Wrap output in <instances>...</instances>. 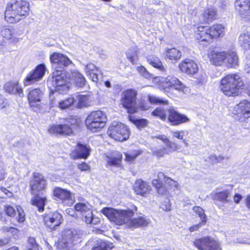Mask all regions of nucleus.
Returning a JSON list of instances; mask_svg holds the SVG:
<instances>
[{"label": "nucleus", "instance_id": "obj_1", "mask_svg": "<svg viewBox=\"0 0 250 250\" xmlns=\"http://www.w3.org/2000/svg\"><path fill=\"white\" fill-rule=\"evenodd\" d=\"M225 26L221 23H215L211 25L198 26L195 31V40L201 46L208 47L225 35Z\"/></svg>", "mask_w": 250, "mask_h": 250}, {"label": "nucleus", "instance_id": "obj_2", "mask_svg": "<svg viewBox=\"0 0 250 250\" xmlns=\"http://www.w3.org/2000/svg\"><path fill=\"white\" fill-rule=\"evenodd\" d=\"M244 86V80L238 73H229L220 79L218 87L226 97H236L241 94Z\"/></svg>", "mask_w": 250, "mask_h": 250}, {"label": "nucleus", "instance_id": "obj_3", "mask_svg": "<svg viewBox=\"0 0 250 250\" xmlns=\"http://www.w3.org/2000/svg\"><path fill=\"white\" fill-rule=\"evenodd\" d=\"M30 4L26 0H10L6 5L4 12L5 20L9 23H16L29 14Z\"/></svg>", "mask_w": 250, "mask_h": 250}, {"label": "nucleus", "instance_id": "obj_4", "mask_svg": "<svg viewBox=\"0 0 250 250\" xmlns=\"http://www.w3.org/2000/svg\"><path fill=\"white\" fill-rule=\"evenodd\" d=\"M62 124H52L47 129L48 133L60 136H70L80 127L79 120L74 116L64 118Z\"/></svg>", "mask_w": 250, "mask_h": 250}, {"label": "nucleus", "instance_id": "obj_5", "mask_svg": "<svg viewBox=\"0 0 250 250\" xmlns=\"http://www.w3.org/2000/svg\"><path fill=\"white\" fill-rule=\"evenodd\" d=\"M137 207L133 205L132 209H116L110 207L103 208L101 212L112 223L118 226H126L128 218L132 217L137 211Z\"/></svg>", "mask_w": 250, "mask_h": 250}, {"label": "nucleus", "instance_id": "obj_6", "mask_svg": "<svg viewBox=\"0 0 250 250\" xmlns=\"http://www.w3.org/2000/svg\"><path fill=\"white\" fill-rule=\"evenodd\" d=\"M107 117L104 112L100 110L90 112L85 120L86 128L92 132L101 131L105 126Z\"/></svg>", "mask_w": 250, "mask_h": 250}, {"label": "nucleus", "instance_id": "obj_7", "mask_svg": "<svg viewBox=\"0 0 250 250\" xmlns=\"http://www.w3.org/2000/svg\"><path fill=\"white\" fill-rule=\"evenodd\" d=\"M157 176L158 179L152 180L151 184L158 194L162 195H167L169 190L178 188L177 182L166 176L164 173L159 172Z\"/></svg>", "mask_w": 250, "mask_h": 250}, {"label": "nucleus", "instance_id": "obj_8", "mask_svg": "<svg viewBox=\"0 0 250 250\" xmlns=\"http://www.w3.org/2000/svg\"><path fill=\"white\" fill-rule=\"evenodd\" d=\"M138 91L134 88H127L123 91L120 99L122 107L127 113H136L138 111L137 106Z\"/></svg>", "mask_w": 250, "mask_h": 250}, {"label": "nucleus", "instance_id": "obj_9", "mask_svg": "<svg viewBox=\"0 0 250 250\" xmlns=\"http://www.w3.org/2000/svg\"><path fill=\"white\" fill-rule=\"evenodd\" d=\"M51 85L56 91L63 93L69 89V77L66 72L56 69L50 79Z\"/></svg>", "mask_w": 250, "mask_h": 250}, {"label": "nucleus", "instance_id": "obj_10", "mask_svg": "<svg viewBox=\"0 0 250 250\" xmlns=\"http://www.w3.org/2000/svg\"><path fill=\"white\" fill-rule=\"evenodd\" d=\"M107 134L110 138L116 141L122 142L129 139L130 131L125 125L117 123L109 126Z\"/></svg>", "mask_w": 250, "mask_h": 250}, {"label": "nucleus", "instance_id": "obj_11", "mask_svg": "<svg viewBox=\"0 0 250 250\" xmlns=\"http://www.w3.org/2000/svg\"><path fill=\"white\" fill-rule=\"evenodd\" d=\"M42 216L44 227L50 231L58 229L63 222L62 214L56 210L45 213Z\"/></svg>", "mask_w": 250, "mask_h": 250}, {"label": "nucleus", "instance_id": "obj_12", "mask_svg": "<svg viewBox=\"0 0 250 250\" xmlns=\"http://www.w3.org/2000/svg\"><path fill=\"white\" fill-rule=\"evenodd\" d=\"M47 187V180L41 173L34 172L29 181V190L32 195L42 194Z\"/></svg>", "mask_w": 250, "mask_h": 250}, {"label": "nucleus", "instance_id": "obj_13", "mask_svg": "<svg viewBox=\"0 0 250 250\" xmlns=\"http://www.w3.org/2000/svg\"><path fill=\"white\" fill-rule=\"evenodd\" d=\"M155 138L162 141L166 146V147L156 149L152 152V156L158 158L162 157L169 152L176 151L181 148L180 144L177 142L171 141L164 135H157Z\"/></svg>", "mask_w": 250, "mask_h": 250}, {"label": "nucleus", "instance_id": "obj_14", "mask_svg": "<svg viewBox=\"0 0 250 250\" xmlns=\"http://www.w3.org/2000/svg\"><path fill=\"white\" fill-rule=\"evenodd\" d=\"M193 245L198 250H222L220 242L209 236L195 239Z\"/></svg>", "mask_w": 250, "mask_h": 250}, {"label": "nucleus", "instance_id": "obj_15", "mask_svg": "<svg viewBox=\"0 0 250 250\" xmlns=\"http://www.w3.org/2000/svg\"><path fill=\"white\" fill-rule=\"evenodd\" d=\"M4 211L7 216L15 218L19 224H23L26 220L25 211L20 205H16L15 208L10 205H6L4 207Z\"/></svg>", "mask_w": 250, "mask_h": 250}, {"label": "nucleus", "instance_id": "obj_16", "mask_svg": "<svg viewBox=\"0 0 250 250\" xmlns=\"http://www.w3.org/2000/svg\"><path fill=\"white\" fill-rule=\"evenodd\" d=\"M45 66L43 63L37 65L35 68L27 74L23 80L24 86L32 85L41 80L44 75Z\"/></svg>", "mask_w": 250, "mask_h": 250}, {"label": "nucleus", "instance_id": "obj_17", "mask_svg": "<svg viewBox=\"0 0 250 250\" xmlns=\"http://www.w3.org/2000/svg\"><path fill=\"white\" fill-rule=\"evenodd\" d=\"M226 51L216 47L209 49L207 57L210 63L215 66H223L225 64Z\"/></svg>", "mask_w": 250, "mask_h": 250}, {"label": "nucleus", "instance_id": "obj_18", "mask_svg": "<svg viewBox=\"0 0 250 250\" xmlns=\"http://www.w3.org/2000/svg\"><path fill=\"white\" fill-rule=\"evenodd\" d=\"M167 122L171 125L177 126L188 123L189 119L185 115L178 112L173 107L167 109Z\"/></svg>", "mask_w": 250, "mask_h": 250}, {"label": "nucleus", "instance_id": "obj_19", "mask_svg": "<svg viewBox=\"0 0 250 250\" xmlns=\"http://www.w3.org/2000/svg\"><path fill=\"white\" fill-rule=\"evenodd\" d=\"M178 68L181 72L189 76H193L199 70L197 62L193 60L186 58L178 64Z\"/></svg>", "mask_w": 250, "mask_h": 250}, {"label": "nucleus", "instance_id": "obj_20", "mask_svg": "<svg viewBox=\"0 0 250 250\" xmlns=\"http://www.w3.org/2000/svg\"><path fill=\"white\" fill-rule=\"evenodd\" d=\"M91 149L89 146L78 142L75 148L71 150L70 156L72 159H86L90 155Z\"/></svg>", "mask_w": 250, "mask_h": 250}, {"label": "nucleus", "instance_id": "obj_21", "mask_svg": "<svg viewBox=\"0 0 250 250\" xmlns=\"http://www.w3.org/2000/svg\"><path fill=\"white\" fill-rule=\"evenodd\" d=\"M74 209L75 211L79 212L83 217V220L87 224H91L93 219V214L90 208L89 204L86 203L79 202L76 203Z\"/></svg>", "mask_w": 250, "mask_h": 250}, {"label": "nucleus", "instance_id": "obj_22", "mask_svg": "<svg viewBox=\"0 0 250 250\" xmlns=\"http://www.w3.org/2000/svg\"><path fill=\"white\" fill-rule=\"evenodd\" d=\"M51 63L54 65L55 70L59 68L68 66L72 63L67 56L61 53L54 52L50 55Z\"/></svg>", "mask_w": 250, "mask_h": 250}, {"label": "nucleus", "instance_id": "obj_23", "mask_svg": "<svg viewBox=\"0 0 250 250\" xmlns=\"http://www.w3.org/2000/svg\"><path fill=\"white\" fill-rule=\"evenodd\" d=\"M161 87L165 91L170 88L183 91L186 88L185 85L178 78L171 76H168L162 83Z\"/></svg>", "mask_w": 250, "mask_h": 250}, {"label": "nucleus", "instance_id": "obj_24", "mask_svg": "<svg viewBox=\"0 0 250 250\" xmlns=\"http://www.w3.org/2000/svg\"><path fill=\"white\" fill-rule=\"evenodd\" d=\"M106 167H121L122 165L123 154L121 152L114 150L105 156Z\"/></svg>", "mask_w": 250, "mask_h": 250}, {"label": "nucleus", "instance_id": "obj_25", "mask_svg": "<svg viewBox=\"0 0 250 250\" xmlns=\"http://www.w3.org/2000/svg\"><path fill=\"white\" fill-rule=\"evenodd\" d=\"M134 192L137 195L146 197L151 190V188L148 183L142 179H137L133 187Z\"/></svg>", "mask_w": 250, "mask_h": 250}, {"label": "nucleus", "instance_id": "obj_26", "mask_svg": "<svg viewBox=\"0 0 250 250\" xmlns=\"http://www.w3.org/2000/svg\"><path fill=\"white\" fill-rule=\"evenodd\" d=\"M53 196L55 199L59 200L63 204H66V202L72 199V194L70 191L67 189L55 187L53 189Z\"/></svg>", "mask_w": 250, "mask_h": 250}, {"label": "nucleus", "instance_id": "obj_27", "mask_svg": "<svg viewBox=\"0 0 250 250\" xmlns=\"http://www.w3.org/2000/svg\"><path fill=\"white\" fill-rule=\"evenodd\" d=\"M235 7L236 11L243 18L250 17V0H236Z\"/></svg>", "mask_w": 250, "mask_h": 250}, {"label": "nucleus", "instance_id": "obj_28", "mask_svg": "<svg viewBox=\"0 0 250 250\" xmlns=\"http://www.w3.org/2000/svg\"><path fill=\"white\" fill-rule=\"evenodd\" d=\"M150 223V220L144 216H139L130 218L127 220L126 227L130 229H137L147 227Z\"/></svg>", "mask_w": 250, "mask_h": 250}, {"label": "nucleus", "instance_id": "obj_29", "mask_svg": "<svg viewBox=\"0 0 250 250\" xmlns=\"http://www.w3.org/2000/svg\"><path fill=\"white\" fill-rule=\"evenodd\" d=\"M235 114L244 118L250 117V102L242 100L235 107Z\"/></svg>", "mask_w": 250, "mask_h": 250}, {"label": "nucleus", "instance_id": "obj_30", "mask_svg": "<svg viewBox=\"0 0 250 250\" xmlns=\"http://www.w3.org/2000/svg\"><path fill=\"white\" fill-rule=\"evenodd\" d=\"M200 22L209 23L217 19V10L213 7L206 8L200 16Z\"/></svg>", "mask_w": 250, "mask_h": 250}, {"label": "nucleus", "instance_id": "obj_31", "mask_svg": "<svg viewBox=\"0 0 250 250\" xmlns=\"http://www.w3.org/2000/svg\"><path fill=\"white\" fill-rule=\"evenodd\" d=\"M230 195V191L229 189H225L213 192L211 195V198L216 204L219 203H226L229 202V198Z\"/></svg>", "mask_w": 250, "mask_h": 250}, {"label": "nucleus", "instance_id": "obj_32", "mask_svg": "<svg viewBox=\"0 0 250 250\" xmlns=\"http://www.w3.org/2000/svg\"><path fill=\"white\" fill-rule=\"evenodd\" d=\"M226 58L225 64L224 66H225L228 68H236L239 65V58L236 53L234 51L229 50L226 51Z\"/></svg>", "mask_w": 250, "mask_h": 250}, {"label": "nucleus", "instance_id": "obj_33", "mask_svg": "<svg viewBox=\"0 0 250 250\" xmlns=\"http://www.w3.org/2000/svg\"><path fill=\"white\" fill-rule=\"evenodd\" d=\"M43 92L39 88H33L29 90L27 98L29 104L34 106L37 103L42 101Z\"/></svg>", "mask_w": 250, "mask_h": 250}, {"label": "nucleus", "instance_id": "obj_34", "mask_svg": "<svg viewBox=\"0 0 250 250\" xmlns=\"http://www.w3.org/2000/svg\"><path fill=\"white\" fill-rule=\"evenodd\" d=\"M30 201L31 204L37 208L39 212H43L44 207L47 204V198L46 196H39V194L33 195Z\"/></svg>", "mask_w": 250, "mask_h": 250}, {"label": "nucleus", "instance_id": "obj_35", "mask_svg": "<svg viewBox=\"0 0 250 250\" xmlns=\"http://www.w3.org/2000/svg\"><path fill=\"white\" fill-rule=\"evenodd\" d=\"M6 92L10 94L23 95V89L20 86L18 82H8L4 86Z\"/></svg>", "mask_w": 250, "mask_h": 250}, {"label": "nucleus", "instance_id": "obj_36", "mask_svg": "<svg viewBox=\"0 0 250 250\" xmlns=\"http://www.w3.org/2000/svg\"><path fill=\"white\" fill-rule=\"evenodd\" d=\"M141 149H132L124 153L125 161L129 164H134L137 157L143 153Z\"/></svg>", "mask_w": 250, "mask_h": 250}, {"label": "nucleus", "instance_id": "obj_37", "mask_svg": "<svg viewBox=\"0 0 250 250\" xmlns=\"http://www.w3.org/2000/svg\"><path fill=\"white\" fill-rule=\"evenodd\" d=\"M85 73L87 76L93 82L97 83L99 81L98 75L96 72L98 71V67L92 63H89L85 66Z\"/></svg>", "mask_w": 250, "mask_h": 250}, {"label": "nucleus", "instance_id": "obj_38", "mask_svg": "<svg viewBox=\"0 0 250 250\" xmlns=\"http://www.w3.org/2000/svg\"><path fill=\"white\" fill-rule=\"evenodd\" d=\"M146 61L151 66L161 71H164L165 67L160 59L154 55H149L146 57Z\"/></svg>", "mask_w": 250, "mask_h": 250}, {"label": "nucleus", "instance_id": "obj_39", "mask_svg": "<svg viewBox=\"0 0 250 250\" xmlns=\"http://www.w3.org/2000/svg\"><path fill=\"white\" fill-rule=\"evenodd\" d=\"M181 57V52L177 48L173 47L165 51V59L171 61H176Z\"/></svg>", "mask_w": 250, "mask_h": 250}, {"label": "nucleus", "instance_id": "obj_40", "mask_svg": "<svg viewBox=\"0 0 250 250\" xmlns=\"http://www.w3.org/2000/svg\"><path fill=\"white\" fill-rule=\"evenodd\" d=\"M128 120L135 125L138 128H141L146 127L147 124V121L146 119H138L134 115L135 113H127Z\"/></svg>", "mask_w": 250, "mask_h": 250}, {"label": "nucleus", "instance_id": "obj_41", "mask_svg": "<svg viewBox=\"0 0 250 250\" xmlns=\"http://www.w3.org/2000/svg\"><path fill=\"white\" fill-rule=\"evenodd\" d=\"M113 247V243L100 240L97 241L92 250H111Z\"/></svg>", "mask_w": 250, "mask_h": 250}, {"label": "nucleus", "instance_id": "obj_42", "mask_svg": "<svg viewBox=\"0 0 250 250\" xmlns=\"http://www.w3.org/2000/svg\"><path fill=\"white\" fill-rule=\"evenodd\" d=\"M152 116L158 118L162 121H166L167 118V109L159 106L155 108L151 113Z\"/></svg>", "mask_w": 250, "mask_h": 250}, {"label": "nucleus", "instance_id": "obj_43", "mask_svg": "<svg viewBox=\"0 0 250 250\" xmlns=\"http://www.w3.org/2000/svg\"><path fill=\"white\" fill-rule=\"evenodd\" d=\"M25 250H41V248L35 238L30 236L27 239Z\"/></svg>", "mask_w": 250, "mask_h": 250}, {"label": "nucleus", "instance_id": "obj_44", "mask_svg": "<svg viewBox=\"0 0 250 250\" xmlns=\"http://www.w3.org/2000/svg\"><path fill=\"white\" fill-rule=\"evenodd\" d=\"M1 34L3 37L7 40H11L13 42L17 41L16 37V33L14 30L8 28H5L2 30Z\"/></svg>", "mask_w": 250, "mask_h": 250}, {"label": "nucleus", "instance_id": "obj_45", "mask_svg": "<svg viewBox=\"0 0 250 250\" xmlns=\"http://www.w3.org/2000/svg\"><path fill=\"white\" fill-rule=\"evenodd\" d=\"M75 102V100L73 97H69L59 103V107L61 109H66L71 107Z\"/></svg>", "mask_w": 250, "mask_h": 250}, {"label": "nucleus", "instance_id": "obj_46", "mask_svg": "<svg viewBox=\"0 0 250 250\" xmlns=\"http://www.w3.org/2000/svg\"><path fill=\"white\" fill-rule=\"evenodd\" d=\"M90 104L89 96L87 95H80L78 97V101L77 107L78 108H82L87 107Z\"/></svg>", "mask_w": 250, "mask_h": 250}, {"label": "nucleus", "instance_id": "obj_47", "mask_svg": "<svg viewBox=\"0 0 250 250\" xmlns=\"http://www.w3.org/2000/svg\"><path fill=\"white\" fill-rule=\"evenodd\" d=\"M147 99L152 104H159L167 105L169 104L167 100L159 98L152 95H148Z\"/></svg>", "mask_w": 250, "mask_h": 250}, {"label": "nucleus", "instance_id": "obj_48", "mask_svg": "<svg viewBox=\"0 0 250 250\" xmlns=\"http://www.w3.org/2000/svg\"><path fill=\"white\" fill-rule=\"evenodd\" d=\"M75 82L78 87H83L86 84V81L84 76L79 73L75 76Z\"/></svg>", "mask_w": 250, "mask_h": 250}, {"label": "nucleus", "instance_id": "obj_49", "mask_svg": "<svg viewBox=\"0 0 250 250\" xmlns=\"http://www.w3.org/2000/svg\"><path fill=\"white\" fill-rule=\"evenodd\" d=\"M193 210L201 218V221L205 220L207 222V217L205 213L204 210L199 206H195L192 208Z\"/></svg>", "mask_w": 250, "mask_h": 250}, {"label": "nucleus", "instance_id": "obj_50", "mask_svg": "<svg viewBox=\"0 0 250 250\" xmlns=\"http://www.w3.org/2000/svg\"><path fill=\"white\" fill-rule=\"evenodd\" d=\"M208 161L210 164L214 165L222 162L224 160V157L222 156H217L216 155H211L208 157ZM206 161H207V160Z\"/></svg>", "mask_w": 250, "mask_h": 250}, {"label": "nucleus", "instance_id": "obj_51", "mask_svg": "<svg viewBox=\"0 0 250 250\" xmlns=\"http://www.w3.org/2000/svg\"><path fill=\"white\" fill-rule=\"evenodd\" d=\"M5 232H9L13 237H18L20 230L17 228L13 227H7L2 229Z\"/></svg>", "mask_w": 250, "mask_h": 250}, {"label": "nucleus", "instance_id": "obj_52", "mask_svg": "<svg viewBox=\"0 0 250 250\" xmlns=\"http://www.w3.org/2000/svg\"><path fill=\"white\" fill-rule=\"evenodd\" d=\"M126 58L132 64H136L137 61L138 60L137 51H134L132 54H127Z\"/></svg>", "mask_w": 250, "mask_h": 250}, {"label": "nucleus", "instance_id": "obj_53", "mask_svg": "<svg viewBox=\"0 0 250 250\" xmlns=\"http://www.w3.org/2000/svg\"><path fill=\"white\" fill-rule=\"evenodd\" d=\"M206 223L207 222H206L205 220L201 221L198 224L190 227L188 230L190 232L198 230L202 226L205 225Z\"/></svg>", "mask_w": 250, "mask_h": 250}, {"label": "nucleus", "instance_id": "obj_54", "mask_svg": "<svg viewBox=\"0 0 250 250\" xmlns=\"http://www.w3.org/2000/svg\"><path fill=\"white\" fill-rule=\"evenodd\" d=\"M184 133V131L183 130L179 131V130H176L174 131H173L172 134V137L173 138H177L179 140H183V142L185 144H187V142L185 140L183 139V133Z\"/></svg>", "mask_w": 250, "mask_h": 250}, {"label": "nucleus", "instance_id": "obj_55", "mask_svg": "<svg viewBox=\"0 0 250 250\" xmlns=\"http://www.w3.org/2000/svg\"><path fill=\"white\" fill-rule=\"evenodd\" d=\"M77 167L81 171H87L90 169V167L84 162L78 163L77 164Z\"/></svg>", "mask_w": 250, "mask_h": 250}, {"label": "nucleus", "instance_id": "obj_56", "mask_svg": "<svg viewBox=\"0 0 250 250\" xmlns=\"http://www.w3.org/2000/svg\"><path fill=\"white\" fill-rule=\"evenodd\" d=\"M139 107L142 111H146L150 108V106L147 102L141 101L139 104Z\"/></svg>", "mask_w": 250, "mask_h": 250}, {"label": "nucleus", "instance_id": "obj_57", "mask_svg": "<svg viewBox=\"0 0 250 250\" xmlns=\"http://www.w3.org/2000/svg\"><path fill=\"white\" fill-rule=\"evenodd\" d=\"M161 208L165 211H169L171 209V204L169 201L162 203Z\"/></svg>", "mask_w": 250, "mask_h": 250}, {"label": "nucleus", "instance_id": "obj_58", "mask_svg": "<svg viewBox=\"0 0 250 250\" xmlns=\"http://www.w3.org/2000/svg\"><path fill=\"white\" fill-rule=\"evenodd\" d=\"M233 200L235 204H238L242 199V196L238 193H236L233 195Z\"/></svg>", "mask_w": 250, "mask_h": 250}, {"label": "nucleus", "instance_id": "obj_59", "mask_svg": "<svg viewBox=\"0 0 250 250\" xmlns=\"http://www.w3.org/2000/svg\"><path fill=\"white\" fill-rule=\"evenodd\" d=\"M137 70L139 73L143 75H145L148 73L146 68L142 65L138 66L137 68Z\"/></svg>", "mask_w": 250, "mask_h": 250}, {"label": "nucleus", "instance_id": "obj_60", "mask_svg": "<svg viewBox=\"0 0 250 250\" xmlns=\"http://www.w3.org/2000/svg\"><path fill=\"white\" fill-rule=\"evenodd\" d=\"M245 204L247 208L250 210V194L247 195L245 198Z\"/></svg>", "mask_w": 250, "mask_h": 250}, {"label": "nucleus", "instance_id": "obj_61", "mask_svg": "<svg viewBox=\"0 0 250 250\" xmlns=\"http://www.w3.org/2000/svg\"><path fill=\"white\" fill-rule=\"evenodd\" d=\"M244 89L245 93L250 99V83L247 84Z\"/></svg>", "mask_w": 250, "mask_h": 250}, {"label": "nucleus", "instance_id": "obj_62", "mask_svg": "<svg viewBox=\"0 0 250 250\" xmlns=\"http://www.w3.org/2000/svg\"><path fill=\"white\" fill-rule=\"evenodd\" d=\"M8 243V242H5L2 239H0V247H2L6 245Z\"/></svg>", "mask_w": 250, "mask_h": 250}, {"label": "nucleus", "instance_id": "obj_63", "mask_svg": "<svg viewBox=\"0 0 250 250\" xmlns=\"http://www.w3.org/2000/svg\"><path fill=\"white\" fill-rule=\"evenodd\" d=\"M5 250H20V249L17 246H12L8 249H6Z\"/></svg>", "mask_w": 250, "mask_h": 250}, {"label": "nucleus", "instance_id": "obj_64", "mask_svg": "<svg viewBox=\"0 0 250 250\" xmlns=\"http://www.w3.org/2000/svg\"><path fill=\"white\" fill-rule=\"evenodd\" d=\"M104 84L106 87H111V84L109 81H106L104 82Z\"/></svg>", "mask_w": 250, "mask_h": 250}]
</instances>
